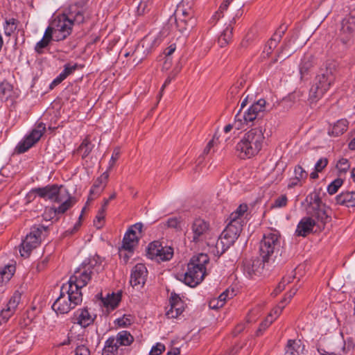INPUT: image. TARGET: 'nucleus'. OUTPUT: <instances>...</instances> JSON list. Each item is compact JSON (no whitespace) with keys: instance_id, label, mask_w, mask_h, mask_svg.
<instances>
[{"instance_id":"f257e3e1","label":"nucleus","mask_w":355,"mask_h":355,"mask_svg":"<svg viewBox=\"0 0 355 355\" xmlns=\"http://www.w3.org/2000/svg\"><path fill=\"white\" fill-rule=\"evenodd\" d=\"M87 0L76 2L69 6L66 12L57 16L46 29L43 37L50 42L54 40L61 41L67 38L76 24L85 21L84 6Z\"/></svg>"},{"instance_id":"f03ea898","label":"nucleus","mask_w":355,"mask_h":355,"mask_svg":"<svg viewBox=\"0 0 355 355\" xmlns=\"http://www.w3.org/2000/svg\"><path fill=\"white\" fill-rule=\"evenodd\" d=\"M320 195V192L315 191L306 197L309 202L306 209L308 216L302 218L299 222L295 230L297 236L305 237L313 231L315 227V232L321 231L326 223L331 220V216L327 211V207L322 203Z\"/></svg>"},{"instance_id":"7ed1b4c3","label":"nucleus","mask_w":355,"mask_h":355,"mask_svg":"<svg viewBox=\"0 0 355 355\" xmlns=\"http://www.w3.org/2000/svg\"><path fill=\"white\" fill-rule=\"evenodd\" d=\"M37 196L52 202L60 203L58 207L46 209L44 212L46 220L53 218L54 216L64 214L77 202L76 197L71 196L69 191L62 185H47L44 187L35 188Z\"/></svg>"},{"instance_id":"20e7f679","label":"nucleus","mask_w":355,"mask_h":355,"mask_svg":"<svg viewBox=\"0 0 355 355\" xmlns=\"http://www.w3.org/2000/svg\"><path fill=\"white\" fill-rule=\"evenodd\" d=\"M336 73V63L332 60L327 61L320 68L309 91V98L312 102L317 101L329 89L334 83Z\"/></svg>"},{"instance_id":"39448f33","label":"nucleus","mask_w":355,"mask_h":355,"mask_svg":"<svg viewBox=\"0 0 355 355\" xmlns=\"http://www.w3.org/2000/svg\"><path fill=\"white\" fill-rule=\"evenodd\" d=\"M264 130L262 126H258L244 134L236 146V150L240 158H250L261 150L265 139Z\"/></svg>"},{"instance_id":"423d86ee","label":"nucleus","mask_w":355,"mask_h":355,"mask_svg":"<svg viewBox=\"0 0 355 355\" xmlns=\"http://www.w3.org/2000/svg\"><path fill=\"white\" fill-rule=\"evenodd\" d=\"M209 261L206 254L200 253L193 256L187 265V271L180 275L178 279L190 287L198 285L206 275V264Z\"/></svg>"},{"instance_id":"0eeeda50","label":"nucleus","mask_w":355,"mask_h":355,"mask_svg":"<svg viewBox=\"0 0 355 355\" xmlns=\"http://www.w3.org/2000/svg\"><path fill=\"white\" fill-rule=\"evenodd\" d=\"M70 286L67 284L61 286L60 295L52 305L57 314L67 313L83 302L82 292L75 291Z\"/></svg>"},{"instance_id":"6e6552de","label":"nucleus","mask_w":355,"mask_h":355,"mask_svg":"<svg viewBox=\"0 0 355 355\" xmlns=\"http://www.w3.org/2000/svg\"><path fill=\"white\" fill-rule=\"evenodd\" d=\"M281 248L280 235L274 231L263 235L260 242L259 254L263 262L275 261Z\"/></svg>"},{"instance_id":"1a4fd4ad","label":"nucleus","mask_w":355,"mask_h":355,"mask_svg":"<svg viewBox=\"0 0 355 355\" xmlns=\"http://www.w3.org/2000/svg\"><path fill=\"white\" fill-rule=\"evenodd\" d=\"M266 106V101L263 98L254 102L243 114H241L243 123L246 125H258V126H261V124L264 123L263 116Z\"/></svg>"},{"instance_id":"9d476101","label":"nucleus","mask_w":355,"mask_h":355,"mask_svg":"<svg viewBox=\"0 0 355 355\" xmlns=\"http://www.w3.org/2000/svg\"><path fill=\"white\" fill-rule=\"evenodd\" d=\"M134 341V337L125 330L119 331L115 337H110L105 343L103 355H115L119 353L121 346H129ZM122 354L123 349H120Z\"/></svg>"},{"instance_id":"9b49d317","label":"nucleus","mask_w":355,"mask_h":355,"mask_svg":"<svg viewBox=\"0 0 355 355\" xmlns=\"http://www.w3.org/2000/svg\"><path fill=\"white\" fill-rule=\"evenodd\" d=\"M242 229L243 225L240 223H234L230 221L216 241V248L218 252L220 250L221 253H223L232 245L239 238Z\"/></svg>"},{"instance_id":"f8f14e48","label":"nucleus","mask_w":355,"mask_h":355,"mask_svg":"<svg viewBox=\"0 0 355 355\" xmlns=\"http://www.w3.org/2000/svg\"><path fill=\"white\" fill-rule=\"evenodd\" d=\"M93 265L90 263H84L78 268L65 284L71 286L75 291L81 292L94 275Z\"/></svg>"},{"instance_id":"ddd939ff","label":"nucleus","mask_w":355,"mask_h":355,"mask_svg":"<svg viewBox=\"0 0 355 355\" xmlns=\"http://www.w3.org/2000/svg\"><path fill=\"white\" fill-rule=\"evenodd\" d=\"M46 230V228L43 225L34 226L31 228L30 233L26 235L21 244L19 252L21 257H29L32 250L40 243L41 235Z\"/></svg>"},{"instance_id":"4468645a","label":"nucleus","mask_w":355,"mask_h":355,"mask_svg":"<svg viewBox=\"0 0 355 355\" xmlns=\"http://www.w3.org/2000/svg\"><path fill=\"white\" fill-rule=\"evenodd\" d=\"M191 230V241L196 243H203L211 235L209 223L200 218H196L193 221Z\"/></svg>"},{"instance_id":"2eb2a0df","label":"nucleus","mask_w":355,"mask_h":355,"mask_svg":"<svg viewBox=\"0 0 355 355\" xmlns=\"http://www.w3.org/2000/svg\"><path fill=\"white\" fill-rule=\"evenodd\" d=\"M46 130L45 125L42 123L38 124L24 139L21 141L16 147L18 153H24L37 143Z\"/></svg>"},{"instance_id":"dca6fc26","label":"nucleus","mask_w":355,"mask_h":355,"mask_svg":"<svg viewBox=\"0 0 355 355\" xmlns=\"http://www.w3.org/2000/svg\"><path fill=\"white\" fill-rule=\"evenodd\" d=\"M354 35H355V15H349L342 21L340 40L346 44Z\"/></svg>"},{"instance_id":"f3484780","label":"nucleus","mask_w":355,"mask_h":355,"mask_svg":"<svg viewBox=\"0 0 355 355\" xmlns=\"http://www.w3.org/2000/svg\"><path fill=\"white\" fill-rule=\"evenodd\" d=\"M147 269L144 264L137 263L132 270L130 283L132 287H142L146 280Z\"/></svg>"},{"instance_id":"a211bd4d","label":"nucleus","mask_w":355,"mask_h":355,"mask_svg":"<svg viewBox=\"0 0 355 355\" xmlns=\"http://www.w3.org/2000/svg\"><path fill=\"white\" fill-rule=\"evenodd\" d=\"M266 263L263 261V259L261 260L258 258L245 260L243 266V272L250 277H252L253 275H261Z\"/></svg>"},{"instance_id":"6ab92c4d","label":"nucleus","mask_w":355,"mask_h":355,"mask_svg":"<svg viewBox=\"0 0 355 355\" xmlns=\"http://www.w3.org/2000/svg\"><path fill=\"white\" fill-rule=\"evenodd\" d=\"M96 315L89 313L87 308L77 310L71 320L74 324H79L82 327H87L93 324Z\"/></svg>"},{"instance_id":"aec40b11","label":"nucleus","mask_w":355,"mask_h":355,"mask_svg":"<svg viewBox=\"0 0 355 355\" xmlns=\"http://www.w3.org/2000/svg\"><path fill=\"white\" fill-rule=\"evenodd\" d=\"M170 309L166 312L168 318H176L183 311V303L178 295L171 293L170 300Z\"/></svg>"},{"instance_id":"412c9836","label":"nucleus","mask_w":355,"mask_h":355,"mask_svg":"<svg viewBox=\"0 0 355 355\" xmlns=\"http://www.w3.org/2000/svg\"><path fill=\"white\" fill-rule=\"evenodd\" d=\"M108 178L109 173L107 171H105L95 180L89 191V200H92L96 197L100 196L107 185Z\"/></svg>"},{"instance_id":"4be33fe9","label":"nucleus","mask_w":355,"mask_h":355,"mask_svg":"<svg viewBox=\"0 0 355 355\" xmlns=\"http://www.w3.org/2000/svg\"><path fill=\"white\" fill-rule=\"evenodd\" d=\"M286 30V27L284 26H280L279 27V28L275 31L272 37L268 42V44L263 50V53H266L268 55L271 53L272 49L276 48L277 44L280 42L282 36L284 35Z\"/></svg>"},{"instance_id":"5701e85b","label":"nucleus","mask_w":355,"mask_h":355,"mask_svg":"<svg viewBox=\"0 0 355 355\" xmlns=\"http://www.w3.org/2000/svg\"><path fill=\"white\" fill-rule=\"evenodd\" d=\"M248 209V205H240L230 215V221L234 223H239L243 226Z\"/></svg>"},{"instance_id":"b1692460","label":"nucleus","mask_w":355,"mask_h":355,"mask_svg":"<svg viewBox=\"0 0 355 355\" xmlns=\"http://www.w3.org/2000/svg\"><path fill=\"white\" fill-rule=\"evenodd\" d=\"M304 350V345L300 340H288L285 348L284 355H302Z\"/></svg>"},{"instance_id":"393cba45","label":"nucleus","mask_w":355,"mask_h":355,"mask_svg":"<svg viewBox=\"0 0 355 355\" xmlns=\"http://www.w3.org/2000/svg\"><path fill=\"white\" fill-rule=\"evenodd\" d=\"M138 241L139 236L137 234L132 230H128L124 235L122 248L125 250L131 252L135 246L137 245Z\"/></svg>"},{"instance_id":"a878e982","label":"nucleus","mask_w":355,"mask_h":355,"mask_svg":"<svg viewBox=\"0 0 355 355\" xmlns=\"http://www.w3.org/2000/svg\"><path fill=\"white\" fill-rule=\"evenodd\" d=\"M17 97L13 87L8 82L3 81L0 84V98L3 101H13Z\"/></svg>"},{"instance_id":"bb28decb","label":"nucleus","mask_w":355,"mask_h":355,"mask_svg":"<svg viewBox=\"0 0 355 355\" xmlns=\"http://www.w3.org/2000/svg\"><path fill=\"white\" fill-rule=\"evenodd\" d=\"M336 204L347 207H355V192H342L336 197Z\"/></svg>"},{"instance_id":"cd10ccee","label":"nucleus","mask_w":355,"mask_h":355,"mask_svg":"<svg viewBox=\"0 0 355 355\" xmlns=\"http://www.w3.org/2000/svg\"><path fill=\"white\" fill-rule=\"evenodd\" d=\"M349 123L346 119H340L337 121L333 126L328 130V134L330 136L338 137L347 131Z\"/></svg>"},{"instance_id":"c85d7f7f","label":"nucleus","mask_w":355,"mask_h":355,"mask_svg":"<svg viewBox=\"0 0 355 355\" xmlns=\"http://www.w3.org/2000/svg\"><path fill=\"white\" fill-rule=\"evenodd\" d=\"M121 300V293H112L111 295L108 294L106 297L102 298V302L107 309H110L111 310H114L116 309Z\"/></svg>"},{"instance_id":"c756f323","label":"nucleus","mask_w":355,"mask_h":355,"mask_svg":"<svg viewBox=\"0 0 355 355\" xmlns=\"http://www.w3.org/2000/svg\"><path fill=\"white\" fill-rule=\"evenodd\" d=\"M175 19L183 17L184 19L195 20L193 19V9L190 6L185 8L183 2L178 6L175 12Z\"/></svg>"},{"instance_id":"7c9ffc66","label":"nucleus","mask_w":355,"mask_h":355,"mask_svg":"<svg viewBox=\"0 0 355 355\" xmlns=\"http://www.w3.org/2000/svg\"><path fill=\"white\" fill-rule=\"evenodd\" d=\"M176 27L178 31L182 33L187 35L189 33V29L192 28L195 24V20L184 19L183 17L175 19Z\"/></svg>"},{"instance_id":"2f4dec72","label":"nucleus","mask_w":355,"mask_h":355,"mask_svg":"<svg viewBox=\"0 0 355 355\" xmlns=\"http://www.w3.org/2000/svg\"><path fill=\"white\" fill-rule=\"evenodd\" d=\"M15 271V267L13 265H8L0 268V286L10 281Z\"/></svg>"},{"instance_id":"473e14b6","label":"nucleus","mask_w":355,"mask_h":355,"mask_svg":"<svg viewBox=\"0 0 355 355\" xmlns=\"http://www.w3.org/2000/svg\"><path fill=\"white\" fill-rule=\"evenodd\" d=\"M313 66V58L311 55H305L302 59L299 66L301 78L302 79L306 75L308 74L309 70Z\"/></svg>"},{"instance_id":"72a5a7b5","label":"nucleus","mask_w":355,"mask_h":355,"mask_svg":"<svg viewBox=\"0 0 355 355\" xmlns=\"http://www.w3.org/2000/svg\"><path fill=\"white\" fill-rule=\"evenodd\" d=\"M232 30L233 27L231 22L219 35L218 43L220 47H224L228 44L232 37Z\"/></svg>"},{"instance_id":"f704fd0d","label":"nucleus","mask_w":355,"mask_h":355,"mask_svg":"<svg viewBox=\"0 0 355 355\" xmlns=\"http://www.w3.org/2000/svg\"><path fill=\"white\" fill-rule=\"evenodd\" d=\"M93 148L94 145L92 144L91 141L87 138H85L75 153L80 154L82 158L85 159L90 154Z\"/></svg>"},{"instance_id":"c9c22d12","label":"nucleus","mask_w":355,"mask_h":355,"mask_svg":"<svg viewBox=\"0 0 355 355\" xmlns=\"http://www.w3.org/2000/svg\"><path fill=\"white\" fill-rule=\"evenodd\" d=\"M19 21L15 18L6 19L3 25L4 33L10 36L17 28Z\"/></svg>"},{"instance_id":"e433bc0d","label":"nucleus","mask_w":355,"mask_h":355,"mask_svg":"<svg viewBox=\"0 0 355 355\" xmlns=\"http://www.w3.org/2000/svg\"><path fill=\"white\" fill-rule=\"evenodd\" d=\"M159 249L162 250V245L159 241H155L150 243L147 248L148 256L152 259H157V256L159 255Z\"/></svg>"},{"instance_id":"4c0bfd02","label":"nucleus","mask_w":355,"mask_h":355,"mask_svg":"<svg viewBox=\"0 0 355 355\" xmlns=\"http://www.w3.org/2000/svg\"><path fill=\"white\" fill-rule=\"evenodd\" d=\"M159 255L157 256V259H156L157 261H168L172 258V257L173 255V250L172 248L167 247V246H165V247L162 246V250H161V249H159Z\"/></svg>"},{"instance_id":"58836bf2","label":"nucleus","mask_w":355,"mask_h":355,"mask_svg":"<svg viewBox=\"0 0 355 355\" xmlns=\"http://www.w3.org/2000/svg\"><path fill=\"white\" fill-rule=\"evenodd\" d=\"M243 125L244 124L243 123L242 119L241 118L240 111H239L235 116L234 124H228L225 125L224 128V132L225 133L230 132L232 130L233 127H234L236 130H240L243 128Z\"/></svg>"},{"instance_id":"ea45409f","label":"nucleus","mask_w":355,"mask_h":355,"mask_svg":"<svg viewBox=\"0 0 355 355\" xmlns=\"http://www.w3.org/2000/svg\"><path fill=\"white\" fill-rule=\"evenodd\" d=\"M78 69L77 63H67L64 65V69L60 73L62 76L66 79L69 76L71 75Z\"/></svg>"},{"instance_id":"a19ab883","label":"nucleus","mask_w":355,"mask_h":355,"mask_svg":"<svg viewBox=\"0 0 355 355\" xmlns=\"http://www.w3.org/2000/svg\"><path fill=\"white\" fill-rule=\"evenodd\" d=\"M21 294L19 291H16L12 296L10 297V300L8 301L6 306L11 309V310L15 311L20 300H21Z\"/></svg>"},{"instance_id":"79ce46f5","label":"nucleus","mask_w":355,"mask_h":355,"mask_svg":"<svg viewBox=\"0 0 355 355\" xmlns=\"http://www.w3.org/2000/svg\"><path fill=\"white\" fill-rule=\"evenodd\" d=\"M343 181L340 178H337L331 182L327 187V191L330 195L336 193L338 189L342 186Z\"/></svg>"},{"instance_id":"37998d69","label":"nucleus","mask_w":355,"mask_h":355,"mask_svg":"<svg viewBox=\"0 0 355 355\" xmlns=\"http://www.w3.org/2000/svg\"><path fill=\"white\" fill-rule=\"evenodd\" d=\"M288 203V198L286 195H281L275 199L271 205V208L285 207Z\"/></svg>"},{"instance_id":"c03bdc74","label":"nucleus","mask_w":355,"mask_h":355,"mask_svg":"<svg viewBox=\"0 0 355 355\" xmlns=\"http://www.w3.org/2000/svg\"><path fill=\"white\" fill-rule=\"evenodd\" d=\"M15 311L11 310L9 307L6 306V309H3L0 313V324L3 322H6L8 319L13 315Z\"/></svg>"},{"instance_id":"a18cd8bd","label":"nucleus","mask_w":355,"mask_h":355,"mask_svg":"<svg viewBox=\"0 0 355 355\" xmlns=\"http://www.w3.org/2000/svg\"><path fill=\"white\" fill-rule=\"evenodd\" d=\"M294 174V178H296L300 181L306 180L308 175L306 171L300 165H297L295 167Z\"/></svg>"},{"instance_id":"49530a36","label":"nucleus","mask_w":355,"mask_h":355,"mask_svg":"<svg viewBox=\"0 0 355 355\" xmlns=\"http://www.w3.org/2000/svg\"><path fill=\"white\" fill-rule=\"evenodd\" d=\"M50 41L42 38L38 42L36 43L35 46V51L38 54H42L44 53V49L46 48L49 44Z\"/></svg>"},{"instance_id":"de8ad7c7","label":"nucleus","mask_w":355,"mask_h":355,"mask_svg":"<svg viewBox=\"0 0 355 355\" xmlns=\"http://www.w3.org/2000/svg\"><path fill=\"white\" fill-rule=\"evenodd\" d=\"M120 148H115L113 150L112 155L111 156L110 160L109 162V166L106 171L108 172V171H110L112 167L114 166L116 162L119 159L120 157Z\"/></svg>"},{"instance_id":"09e8293b","label":"nucleus","mask_w":355,"mask_h":355,"mask_svg":"<svg viewBox=\"0 0 355 355\" xmlns=\"http://www.w3.org/2000/svg\"><path fill=\"white\" fill-rule=\"evenodd\" d=\"M336 167L340 172L345 173L348 171L350 167L348 159L345 158H341L339 159L336 164Z\"/></svg>"},{"instance_id":"8fccbe9b","label":"nucleus","mask_w":355,"mask_h":355,"mask_svg":"<svg viewBox=\"0 0 355 355\" xmlns=\"http://www.w3.org/2000/svg\"><path fill=\"white\" fill-rule=\"evenodd\" d=\"M275 318L273 317L272 314H270L267 318L261 322L260 327L257 331V334L259 332L266 329L273 322Z\"/></svg>"},{"instance_id":"3c124183","label":"nucleus","mask_w":355,"mask_h":355,"mask_svg":"<svg viewBox=\"0 0 355 355\" xmlns=\"http://www.w3.org/2000/svg\"><path fill=\"white\" fill-rule=\"evenodd\" d=\"M165 350V346L164 344L157 343L153 346L150 351V355H159Z\"/></svg>"},{"instance_id":"603ef678","label":"nucleus","mask_w":355,"mask_h":355,"mask_svg":"<svg viewBox=\"0 0 355 355\" xmlns=\"http://www.w3.org/2000/svg\"><path fill=\"white\" fill-rule=\"evenodd\" d=\"M166 226L176 230L180 229V220L176 217L170 218L166 221Z\"/></svg>"},{"instance_id":"864d4df0","label":"nucleus","mask_w":355,"mask_h":355,"mask_svg":"<svg viewBox=\"0 0 355 355\" xmlns=\"http://www.w3.org/2000/svg\"><path fill=\"white\" fill-rule=\"evenodd\" d=\"M328 160L327 158L322 157L318 160L315 164V170L317 172H321L327 165Z\"/></svg>"},{"instance_id":"5fc2aeb1","label":"nucleus","mask_w":355,"mask_h":355,"mask_svg":"<svg viewBox=\"0 0 355 355\" xmlns=\"http://www.w3.org/2000/svg\"><path fill=\"white\" fill-rule=\"evenodd\" d=\"M233 293L234 291H232L230 293V291L227 289L224 292H223L217 298L218 299L219 301H220L223 303V306H224L227 299L232 297Z\"/></svg>"},{"instance_id":"6e6d98bb","label":"nucleus","mask_w":355,"mask_h":355,"mask_svg":"<svg viewBox=\"0 0 355 355\" xmlns=\"http://www.w3.org/2000/svg\"><path fill=\"white\" fill-rule=\"evenodd\" d=\"M75 355H90V351L85 345H80L76 348Z\"/></svg>"},{"instance_id":"4d7b16f0","label":"nucleus","mask_w":355,"mask_h":355,"mask_svg":"<svg viewBox=\"0 0 355 355\" xmlns=\"http://www.w3.org/2000/svg\"><path fill=\"white\" fill-rule=\"evenodd\" d=\"M209 306L211 309H218L220 307H223V303L216 297L209 300Z\"/></svg>"},{"instance_id":"13d9d810","label":"nucleus","mask_w":355,"mask_h":355,"mask_svg":"<svg viewBox=\"0 0 355 355\" xmlns=\"http://www.w3.org/2000/svg\"><path fill=\"white\" fill-rule=\"evenodd\" d=\"M297 291V288H293L288 293H286V297L281 302V304H286L287 302H288L291 298L296 294Z\"/></svg>"},{"instance_id":"bf43d9fd","label":"nucleus","mask_w":355,"mask_h":355,"mask_svg":"<svg viewBox=\"0 0 355 355\" xmlns=\"http://www.w3.org/2000/svg\"><path fill=\"white\" fill-rule=\"evenodd\" d=\"M223 17V15L220 13L219 11H216L214 14L211 16V17L209 19V23L214 26L217 21Z\"/></svg>"},{"instance_id":"052dcab7","label":"nucleus","mask_w":355,"mask_h":355,"mask_svg":"<svg viewBox=\"0 0 355 355\" xmlns=\"http://www.w3.org/2000/svg\"><path fill=\"white\" fill-rule=\"evenodd\" d=\"M64 80H65L62 75L60 73L50 84L49 88L53 89L55 87L61 83Z\"/></svg>"},{"instance_id":"680f3d73","label":"nucleus","mask_w":355,"mask_h":355,"mask_svg":"<svg viewBox=\"0 0 355 355\" xmlns=\"http://www.w3.org/2000/svg\"><path fill=\"white\" fill-rule=\"evenodd\" d=\"M64 80H65L62 75L60 73L50 84L49 88L53 89L55 87L61 83Z\"/></svg>"},{"instance_id":"e2e57ef3","label":"nucleus","mask_w":355,"mask_h":355,"mask_svg":"<svg viewBox=\"0 0 355 355\" xmlns=\"http://www.w3.org/2000/svg\"><path fill=\"white\" fill-rule=\"evenodd\" d=\"M64 80H65L62 75L60 73L50 84L49 88L53 89L55 87L61 83Z\"/></svg>"},{"instance_id":"0e129e2a","label":"nucleus","mask_w":355,"mask_h":355,"mask_svg":"<svg viewBox=\"0 0 355 355\" xmlns=\"http://www.w3.org/2000/svg\"><path fill=\"white\" fill-rule=\"evenodd\" d=\"M64 80H65L62 75L60 73L50 84L49 88L53 89L55 87L61 83Z\"/></svg>"},{"instance_id":"69168bd1","label":"nucleus","mask_w":355,"mask_h":355,"mask_svg":"<svg viewBox=\"0 0 355 355\" xmlns=\"http://www.w3.org/2000/svg\"><path fill=\"white\" fill-rule=\"evenodd\" d=\"M233 0H223V3L220 4L218 11L223 15L224 12L227 10L230 4Z\"/></svg>"},{"instance_id":"338daca9","label":"nucleus","mask_w":355,"mask_h":355,"mask_svg":"<svg viewBox=\"0 0 355 355\" xmlns=\"http://www.w3.org/2000/svg\"><path fill=\"white\" fill-rule=\"evenodd\" d=\"M176 49V46L175 44H171L168 47H167L164 51L166 58H169L171 55H172Z\"/></svg>"},{"instance_id":"774afa93","label":"nucleus","mask_w":355,"mask_h":355,"mask_svg":"<svg viewBox=\"0 0 355 355\" xmlns=\"http://www.w3.org/2000/svg\"><path fill=\"white\" fill-rule=\"evenodd\" d=\"M35 190V189H33L31 191H29L27 193V195L26 196V200L27 203L31 202L37 195Z\"/></svg>"}]
</instances>
